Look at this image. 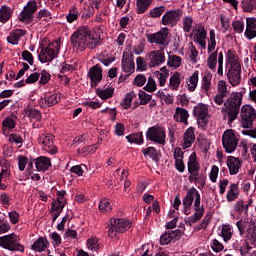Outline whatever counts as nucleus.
Here are the masks:
<instances>
[{"label": "nucleus", "instance_id": "obj_44", "mask_svg": "<svg viewBox=\"0 0 256 256\" xmlns=\"http://www.w3.org/2000/svg\"><path fill=\"white\" fill-rule=\"evenodd\" d=\"M234 211L240 215H249V204H245V201L239 200L234 204Z\"/></svg>", "mask_w": 256, "mask_h": 256}, {"label": "nucleus", "instance_id": "obj_2", "mask_svg": "<svg viewBox=\"0 0 256 256\" xmlns=\"http://www.w3.org/2000/svg\"><path fill=\"white\" fill-rule=\"evenodd\" d=\"M194 201L195 213L189 217L190 223H197L203 217L205 208L201 206V194L195 188L188 190L186 196L182 200L183 213L184 215H191V207Z\"/></svg>", "mask_w": 256, "mask_h": 256}, {"label": "nucleus", "instance_id": "obj_54", "mask_svg": "<svg viewBox=\"0 0 256 256\" xmlns=\"http://www.w3.org/2000/svg\"><path fill=\"white\" fill-rule=\"evenodd\" d=\"M234 33L241 35L245 31V22L243 20H235L232 22Z\"/></svg>", "mask_w": 256, "mask_h": 256}, {"label": "nucleus", "instance_id": "obj_22", "mask_svg": "<svg viewBox=\"0 0 256 256\" xmlns=\"http://www.w3.org/2000/svg\"><path fill=\"white\" fill-rule=\"evenodd\" d=\"M89 77L92 87H97L103 79V71L99 65L93 66L89 71Z\"/></svg>", "mask_w": 256, "mask_h": 256}, {"label": "nucleus", "instance_id": "obj_19", "mask_svg": "<svg viewBox=\"0 0 256 256\" xmlns=\"http://www.w3.org/2000/svg\"><path fill=\"white\" fill-rule=\"evenodd\" d=\"M183 236V232L179 229L168 230L160 236V245H169L172 241H179Z\"/></svg>", "mask_w": 256, "mask_h": 256}, {"label": "nucleus", "instance_id": "obj_37", "mask_svg": "<svg viewBox=\"0 0 256 256\" xmlns=\"http://www.w3.org/2000/svg\"><path fill=\"white\" fill-rule=\"evenodd\" d=\"M42 101L45 107H53V105H57V103L61 101V96H59L57 93L46 94Z\"/></svg>", "mask_w": 256, "mask_h": 256}, {"label": "nucleus", "instance_id": "obj_10", "mask_svg": "<svg viewBox=\"0 0 256 256\" xmlns=\"http://www.w3.org/2000/svg\"><path fill=\"white\" fill-rule=\"evenodd\" d=\"M146 137L157 145H165V139H167V132L165 128L161 126H153L146 132Z\"/></svg>", "mask_w": 256, "mask_h": 256}, {"label": "nucleus", "instance_id": "obj_64", "mask_svg": "<svg viewBox=\"0 0 256 256\" xmlns=\"http://www.w3.org/2000/svg\"><path fill=\"white\" fill-rule=\"evenodd\" d=\"M22 59H23L24 61H27V63H28L29 65H33V63H35V60H34V58H33V54H31V52H29L28 50H24V51L22 52Z\"/></svg>", "mask_w": 256, "mask_h": 256}, {"label": "nucleus", "instance_id": "obj_5", "mask_svg": "<svg viewBox=\"0 0 256 256\" xmlns=\"http://www.w3.org/2000/svg\"><path fill=\"white\" fill-rule=\"evenodd\" d=\"M59 51H61V42L54 41L41 50L38 59L41 63H51L59 55Z\"/></svg>", "mask_w": 256, "mask_h": 256}, {"label": "nucleus", "instance_id": "obj_18", "mask_svg": "<svg viewBox=\"0 0 256 256\" xmlns=\"http://www.w3.org/2000/svg\"><path fill=\"white\" fill-rule=\"evenodd\" d=\"M149 67H158L162 63H165V49L153 50L148 54Z\"/></svg>", "mask_w": 256, "mask_h": 256}, {"label": "nucleus", "instance_id": "obj_6", "mask_svg": "<svg viewBox=\"0 0 256 256\" xmlns=\"http://www.w3.org/2000/svg\"><path fill=\"white\" fill-rule=\"evenodd\" d=\"M131 227L129 220L125 218H111L109 220L108 237H117V233H125Z\"/></svg>", "mask_w": 256, "mask_h": 256}, {"label": "nucleus", "instance_id": "obj_59", "mask_svg": "<svg viewBox=\"0 0 256 256\" xmlns=\"http://www.w3.org/2000/svg\"><path fill=\"white\" fill-rule=\"evenodd\" d=\"M147 83V77L143 74H139L134 78L133 85L136 87H143Z\"/></svg>", "mask_w": 256, "mask_h": 256}, {"label": "nucleus", "instance_id": "obj_15", "mask_svg": "<svg viewBox=\"0 0 256 256\" xmlns=\"http://www.w3.org/2000/svg\"><path fill=\"white\" fill-rule=\"evenodd\" d=\"M194 117H197V123L200 127H207L209 123V108L205 104H198L193 109Z\"/></svg>", "mask_w": 256, "mask_h": 256}, {"label": "nucleus", "instance_id": "obj_38", "mask_svg": "<svg viewBox=\"0 0 256 256\" xmlns=\"http://www.w3.org/2000/svg\"><path fill=\"white\" fill-rule=\"evenodd\" d=\"M254 224H251V222H249L248 218H242L239 221L236 222V227L239 231V235L243 236L245 235V233H247V229L249 227H253Z\"/></svg>", "mask_w": 256, "mask_h": 256}, {"label": "nucleus", "instance_id": "obj_35", "mask_svg": "<svg viewBox=\"0 0 256 256\" xmlns=\"http://www.w3.org/2000/svg\"><path fill=\"white\" fill-rule=\"evenodd\" d=\"M218 235L222 237L225 243H227L228 241H231V237H233V227L227 224L222 225V228L218 232Z\"/></svg>", "mask_w": 256, "mask_h": 256}, {"label": "nucleus", "instance_id": "obj_3", "mask_svg": "<svg viewBox=\"0 0 256 256\" xmlns=\"http://www.w3.org/2000/svg\"><path fill=\"white\" fill-rule=\"evenodd\" d=\"M226 61L230 68L228 70V81L233 87H237L241 83V62H239V56L237 52L230 49L226 54Z\"/></svg>", "mask_w": 256, "mask_h": 256}, {"label": "nucleus", "instance_id": "obj_26", "mask_svg": "<svg viewBox=\"0 0 256 256\" xmlns=\"http://www.w3.org/2000/svg\"><path fill=\"white\" fill-rule=\"evenodd\" d=\"M200 169L199 162H197V154L193 152L188 159V172L191 173L193 177H197Z\"/></svg>", "mask_w": 256, "mask_h": 256}, {"label": "nucleus", "instance_id": "obj_41", "mask_svg": "<svg viewBox=\"0 0 256 256\" xmlns=\"http://www.w3.org/2000/svg\"><path fill=\"white\" fill-rule=\"evenodd\" d=\"M217 47V34L214 29L209 32L207 53H213Z\"/></svg>", "mask_w": 256, "mask_h": 256}, {"label": "nucleus", "instance_id": "obj_40", "mask_svg": "<svg viewBox=\"0 0 256 256\" xmlns=\"http://www.w3.org/2000/svg\"><path fill=\"white\" fill-rule=\"evenodd\" d=\"M96 93L98 95V97H100V99H103V101L107 100V99H111V97H113V93H115V88H113V86H108L105 89H97Z\"/></svg>", "mask_w": 256, "mask_h": 256}, {"label": "nucleus", "instance_id": "obj_24", "mask_svg": "<svg viewBox=\"0 0 256 256\" xmlns=\"http://www.w3.org/2000/svg\"><path fill=\"white\" fill-rule=\"evenodd\" d=\"M226 165L229 169L230 175H237L239 169H241V160L235 156H228L226 160Z\"/></svg>", "mask_w": 256, "mask_h": 256}, {"label": "nucleus", "instance_id": "obj_9", "mask_svg": "<svg viewBox=\"0 0 256 256\" xmlns=\"http://www.w3.org/2000/svg\"><path fill=\"white\" fill-rule=\"evenodd\" d=\"M55 136L49 133H43L38 137V143L41 145L43 151L49 155H57L58 149L54 142Z\"/></svg>", "mask_w": 256, "mask_h": 256}, {"label": "nucleus", "instance_id": "obj_7", "mask_svg": "<svg viewBox=\"0 0 256 256\" xmlns=\"http://www.w3.org/2000/svg\"><path fill=\"white\" fill-rule=\"evenodd\" d=\"M0 247L8 249V251H20L21 253L25 251V246L19 242V236L16 234H9L0 237Z\"/></svg>", "mask_w": 256, "mask_h": 256}, {"label": "nucleus", "instance_id": "obj_23", "mask_svg": "<svg viewBox=\"0 0 256 256\" xmlns=\"http://www.w3.org/2000/svg\"><path fill=\"white\" fill-rule=\"evenodd\" d=\"M244 35L249 39V41H251V39H255L256 37V18L255 17L246 18V29H245Z\"/></svg>", "mask_w": 256, "mask_h": 256}, {"label": "nucleus", "instance_id": "obj_27", "mask_svg": "<svg viewBox=\"0 0 256 256\" xmlns=\"http://www.w3.org/2000/svg\"><path fill=\"white\" fill-rule=\"evenodd\" d=\"M174 119L177 121V123L189 125V112L185 108L177 107L175 110Z\"/></svg>", "mask_w": 256, "mask_h": 256}, {"label": "nucleus", "instance_id": "obj_20", "mask_svg": "<svg viewBox=\"0 0 256 256\" xmlns=\"http://www.w3.org/2000/svg\"><path fill=\"white\" fill-rule=\"evenodd\" d=\"M200 89L204 95L211 97V89H213V74L206 72L201 79Z\"/></svg>", "mask_w": 256, "mask_h": 256}, {"label": "nucleus", "instance_id": "obj_48", "mask_svg": "<svg viewBox=\"0 0 256 256\" xmlns=\"http://www.w3.org/2000/svg\"><path fill=\"white\" fill-rule=\"evenodd\" d=\"M182 29L184 33H191V29H193V18L191 16L182 19Z\"/></svg>", "mask_w": 256, "mask_h": 256}, {"label": "nucleus", "instance_id": "obj_28", "mask_svg": "<svg viewBox=\"0 0 256 256\" xmlns=\"http://www.w3.org/2000/svg\"><path fill=\"white\" fill-rule=\"evenodd\" d=\"M226 199H227L228 203H232V201L239 199V184L230 183V185L228 186Z\"/></svg>", "mask_w": 256, "mask_h": 256}, {"label": "nucleus", "instance_id": "obj_1", "mask_svg": "<svg viewBox=\"0 0 256 256\" xmlns=\"http://www.w3.org/2000/svg\"><path fill=\"white\" fill-rule=\"evenodd\" d=\"M70 43L77 51H85L87 47L95 49L101 43V35L91 34L89 27L81 26L71 35Z\"/></svg>", "mask_w": 256, "mask_h": 256}, {"label": "nucleus", "instance_id": "obj_16", "mask_svg": "<svg viewBox=\"0 0 256 256\" xmlns=\"http://www.w3.org/2000/svg\"><path fill=\"white\" fill-rule=\"evenodd\" d=\"M35 11H37V2L35 0L28 2L20 13V21L22 23H31L33 21V13H35Z\"/></svg>", "mask_w": 256, "mask_h": 256}, {"label": "nucleus", "instance_id": "obj_39", "mask_svg": "<svg viewBox=\"0 0 256 256\" xmlns=\"http://www.w3.org/2000/svg\"><path fill=\"white\" fill-rule=\"evenodd\" d=\"M155 75L158 79L160 87H165L167 83V77H169V70H167V67H162L160 71H156Z\"/></svg>", "mask_w": 256, "mask_h": 256}, {"label": "nucleus", "instance_id": "obj_50", "mask_svg": "<svg viewBox=\"0 0 256 256\" xmlns=\"http://www.w3.org/2000/svg\"><path fill=\"white\" fill-rule=\"evenodd\" d=\"M77 19H79V10H77V7L72 6L69 9V13L66 16V21H68V23H74V21H77Z\"/></svg>", "mask_w": 256, "mask_h": 256}, {"label": "nucleus", "instance_id": "obj_14", "mask_svg": "<svg viewBox=\"0 0 256 256\" xmlns=\"http://www.w3.org/2000/svg\"><path fill=\"white\" fill-rule=\"evenodd\" d=\"M148 43H156V45H162L167 47L169 45V28L164 27L160 31L147 36Z\"/></svg>", "mask_w": 256, "mask_h": 256}, {"label": "nucleus", "instance_id": "obj_62", "mask_svg": "<svg viewBox=\"0 0 256 256\" xmlns=\"http://www.w3.org/2000/svg\"><path fill=\"white\" fill-rule=\"evenodd\" d=\"M209 177L212 183H217V177H219V167L217 165L212 166Z\"/></svg>", "mask_w": 256, "mask_h": 256}, {"label": "nucleus", "instance_id": "obj_53", "mask_svg": "<svg viewBox=\"0 0 256 256\" xmlns=\"http://www.w3.org/2000/svg\"><path fill=\"white\" fill-rule=\"evenodd\" d=\"M99 209L102 213H109L113 210V206H111V202L107 198L100 200Z\"/></svg>", "mask_w": 256, "mask_h": 256}, {"label": "nucleus", "instance_id": "obj_57", "mask_svg": "<svg viewBox=\"0 0 256 256\" xmlns=\"http://www.w3.org/2000/svg\"><path fill=\"white\" fill-rule=\"evenodd\" d=\"M9 143H15V145H23V137L19 134L12 133L8 136Z\"/></svg>", "mask_w": 256, "mask_h": 256}, {"label": "nucleus", "instance_id": "obj_21", "mask_svg": "<svg viewBox=\"0 0 256 256\" xmlns=\"http://www.w3.org/2000/svg\"><path fill=\"white\" fill-rule=\"evenodd\" d=\"M122 71L124 73H135V62L133 61V54L129 52H124L122 56Z\"/></svg>", "mask_w": 256, "mask_h": 256}, {"label": "nucleus", "instance_id": "obj_13", "mask_svg": "<svg viewBox=\"0 0 256 256\" xmlns=\"http://www.w3.org/2000/svg\"><path fill=\"white\" fill-rule=\"evenodd\" d=\"M241 123L244 129H251L253 121L256 119V112L250 105H244L241 108Z\"/></svg>", "mask_w": 256, "mask_h": 256}, {"label": "nucleus", "instance_id": "obj_45", "mask_svg": "<svg viewBox=\"0 0 256 256\" xmlns=\"http://www.w3.org/2000/svg\"><path fill=\"white\" fill-rule=\"evenodd\" d=\"M137 97V94L133 91L127 93L121 102L122 109H130L131 103H133V99Z\"/></svg>", "mask_w": 256, "mask_h": 256}, {"label": "nucleus", "instance_id": "obj_47", "mask_svg": "<svg viewBox=\"0 0 256 256\" xmlns=\"http://www.w3.org/2000/svg\"><path fill=\"white\" fill-rule=\"evenodd\" d=\"M246 239L251 245H256V225L249 226L246 230Z\"/></svg>", "mask_w": 256, "mask_h": 256}, {"label": "nucleus", "instance_id": "obj_52", "mask_svg": "<svg viewBox=\"0 0 256 256\" xmlns=\"http://www.w3.org/2000/svg\"><path fill=\"white\" fill-rule=\"evenodd\" d=\"M144 157H149L153 161H159V156L157 155V149L154 147H148L143 150Z\"/></svg>", "mask_w": 256, "mask_h": 256}, {"label": "nucleus", "instance_id": "obj_55", "mask_svg": "<svg viewBox=\"0 0 256 256\" xmlns=\"http://www.w3.org/2000/svg\"><path fill=\"white\" fill-rule=\"evenodd\" d=\"M65 207V200L58 198L56 201L52 202L51 211L62 212Z\"/></svg>", "mask_w": 256, "mask_h": 256}, {"label": "nucleus", "instance_id": "obj_51", "mask_svg": "<svg viewBox=\"0 0 256 256\" xmlns=\"http://www.w3.org/2000/svg\"><path fill=\"white\" fill-rule=\"evenodd\" d=\"M165 13V6H158L149 10L148 16L157 19Z\"/></svg>", "mask_w": 256, "mask_h": 256}, {"label": "nucleus", "instance_id": "obj_31", "mask_svg": "<svg viewBox=\"0 0 256 256\" xmlns=\"http://www.w3.org/2000/svg\"><path fill=\"white\" fill-rule=\"evenodd\" d=\"M25 33V30L16 29L10 32L9 36L7 37V41L10 43V45H19V41L21 40V37H25Z\"/></svg>", "mask_w": 256, "mask_h": 256}, {"label": "nucleus", "instance_id": "obj_8", "mask_svg": "<svg viewBox=\"0 0 256 256\" xmlns=\"http://www.w3.org/2000/svg\"><path fill=\"white\" fill-rule=\"evenodd\" d=\"M208 58L206 60V65L210 71H217V74L220 77H223V52L218 53L217 51H213L208 53ZM218 63V69H217Z\"/></svg>", "mask_w": 256, "mask_h": 256}, {"label": "nucleus", "instance_id": "obj_32", "mask_svg": "<svg viewBox=\"0 0 256 256\" xmlns=\"http://www.w3.org/2000/svg\"><path fill=\"white\" fill-rule=\"evenodd\" d=\"M179 87H181V73L175 72L169 78L168 89H170V91H179Z\"/></svg>", "mask_w": 256, "mask_h": 256}, {"label": "nucleus", "instance_id": "obj_34", "mask_svg": "<svg viewBox=\"0 0 256 256\" xmlns=\"http://www.w3.org/2000/svg\"><path fill=\"white\" fill-rule=\"evenodd\" d=\"M47 245L49 242L45 237H39L31 246L32 251H37L38 253H42L47 249Z\"/></svg>", "mask_w": 256, "mask_h": 256}, {"label": "nucleus", "instance_id": "obj_12", "mask_svg": "<svg viewBox=\"0 0 256 256\" xmlns=\"http://www.w3.org/2000/svg\"><path fill=\"white\" fill-rule=\"evenodd\" d=\"M222 145L226 151V153H233L235 149H237V145H239V139L235 135L233 130H226L222 135Z\"/></svg>", "mask_w": 256, "mask_h": 256}, {"label": "nucleus", "instance_id": "obj_30", "mask_svg": "<svg viewBox=\"0 0 256 256\" xmlns=\"http://www.w3.org/2000/svg\"><path fill=\"white\" fill-rule=\"evenodd\" d=\"M199 85V71H194L191 76L186 80V87L190 93H193Z\"/></svg>", "mask_w": 256, "mask_h": 256}, {"label": "nucleus", "instance_id": "obj_42", "mask_svg": "<svg viewBox=\"0 0 256 256\" xmlns=\"http://www.w3.org/2000/svg\"><path fill=\"white\" fill-rule=\"evenodd\" d=\"M25 115H27V117H29V119H31V121H41V111L35 109V108H31V106H27L24 109Z\"/></svg>", "mask_w": 256, "mask_h": 256}, {"label": "nucleus", "instance_id": "obj_60", "mask_svg": "<svg viewBox=\"0 0 256 256\" xmlns=\"http://www.w3.org/2000/svg\"><path fill=\"white\" fill-rule=\"evenodd\" d=\"M145 91H148V93H153V91L157 90V84L155 83V80L151 77L148 78V82L144 87Z\"/></svg>", "mask_w": 256, "mask_h": 256}, {"label": "nucleus", "instance_id": "obj_4", "mask_svg": "<svg viewBox=\"0 0 256 256\" xmlns=\"http://www.w3.org/2000/svg\"><path fill=\"white\" fill-rule=\"evenodd\" d=\"M242 103L243 94L241 92H232L231 96L227 98L222 113L228 115V123H233L237 119Z\"/></svg>", "mask_w": 256, "mask_h": 256}, {"label": "nucleus", "instance_id": "obj_46", "mask_svg": "<svg viewBox=\"0 0 256 256\" xmlns=\"http://www.w3.org/2000/svg\"><path fill=\"white\" fill-rule=\"evenodd\" d=\"M182 59L180 56L177 55H169L167 65L168 67H172L173 69H178V67H181Z\"/></svg>", "mask_w": 256, "mask_h": 256}, {"label": "nucleus", "instance_id": "obj_63", "mask_svg": "<svg viewBox=\"0 0 256 256\" xmlns=\"http://www.w3.org/2000/svg\"><path fill=\"white\" fill-rule=\"evenodd\" d=\"M139 99H140V105H147L151 99H153V96L150 94H147L146 92H141L139 94Z\"/></svg>", "mask_w": 256, "mask_h": 256}, {"label": "nucleus", "instance_id": "obj_17", "mask_svg": "<svg viewBox=\"0 0 256 256\" xmlns=\"http://www.w3.org/2000/svg\"><path fill=\"white\" fill-rule=\"evenodd\" d=\"M194 41L200 45L203 49H207V30L203 24H198L193 30Z\"/></svg>", "mask_w": 256, "mask_h": 256}, {"label": "nucleus", "instance_id": "obj_58", "mask_svg": "<svg viewBox=\"0 0 256 256\" xmlns=\"http://www.w3.org/2000/svg\"><path fill=\"white\" fill-rule=\"evenodd\" d=\"M17 161L19 171H25V167H27V163H29V158H27V156L20 155L18 156Z\"/></svg>", "mask_w": 256, "mask_h": 256}, {"label": "nucleus", "instance_id": "obj_43", "mask_svg": "<svg viewBox=\"0 0 256 256\" xmlns=\"http://www.w3.org/2000/svg\"><path fill=\"white\" fill-rule=\"evenodd\" d=\"M153 0H136V11L138 15L145 13L151 7Z\"/></svg>", "mask_w": 256, "mask_h": 256}, {"label": "nucleus", "instance_id": "obj_56", "mask_svg": "<svg viewBox=\"0 0 256 256\" xmlns=\"http://www.w3.org/2000/svg\"><path fill=\"white\" fill-rule=\"evenodd\" d=\"M128 143H136L137 145H141L143 143V134H133L126 136Z\"/></svg>", "mask_w": 256, "mask_h": 256}, {"label": "nucleus", "instance_id": "obj_49", "mask_svg": "<svg viewBox=\"0 0 256 256\" xmlns=\"http://www.w3.org/2000/svg\"><path fill=\"white\" fill-rule=\"evenodd\" d=\"M228 85L227 82H225V80H220L218 81L217 84V91H218V95H222L224 97H229V90L227 89Z\"/></svg>", "mask_w": 256, "mask_h": 256}, {"label": "nucleus", "instance_id": "obj_29", "mask_svg": "<svg viewBox=\"0 0 256 256\" xmlns=\"http://www.w3.org/2000/svg\"><path fill=\"white\" fill-rule=\"evenodd\" d=\"M37 171H47L51 167V158L40 156L35 161Z\"/></svg>", "mask_w": 256, "mask_h": 256}, {"label": "nucleus", "instance_id": "obj_36", "mask_svg": "<svg viewBox=\"0 0 256 256\" xmlns=\"http://www.w3.org/2000/svg\"><path fill=\"white\" fill-rule=\"evenodd\" d=\"M13 17V9L7 5L0 8V23H7Z\"/></svg>", "mask_w": 256, "mask_h": 256}, {"label": "nucleus", "instance_id": "obj_11", "mask_svg": "<svg viewBox=\"0 0 256 256\" xmlns=\"http://www.w3.org/2000/svg\"><path fill=\"white\" fill-rule=\"evenodd\" d=\"M181 17H183V10L181 9H172L168 10L161 19L162 25L165 27H176L177 23L181 21Z\"/></svg>", "mask_w": 256, "mask_h": 256}, {"label": "nucleus", "instance_id": "obj_33", "mask_svg": "<svg viewBox=\"0 0 256 256\" xmlns=\"http://www.w3.org/2000/svg\"><path fill=\"white\" fill-rule=\"evenodd\" d=\"M17 125V116L10 115L2 121L3 131H13Z\"/></svg>", "mask_w": 256, "mask_h": 256}, {"label": "nucleus", "instance_id": "obj_25", "mask_svg": "<svg viewBox=\"0 0 256 256\" xmlns=\"http://www.w3.org/2000/svg\"><path fill=\"white\" fill-rule=\"evenodd\" d=\"M195 143V128L189 127L183 134V149H189Z\"/></svg>", "mask_w": 256, "mask_h": 256}, {"label": "nucleus", "instance_id": "obj_61", "mask_svg": "<svg viewBox=\"0 0 256 256\" xmlns=\"http://www.w3.org/2000/svg\"><path fill=\"white\" fill-rule=\"evenodd\" d=\"M41 77L39 80L40 85H47L51 81V74L47 70H42L40 73Z\"/></svg>", "mask_w": 256, "mask_h": 256}]
</instances>
